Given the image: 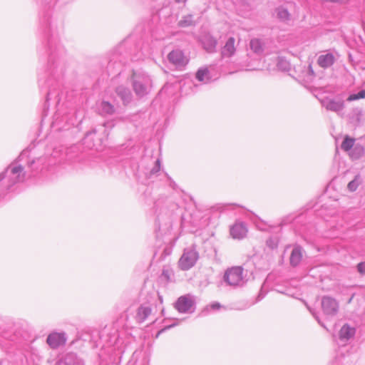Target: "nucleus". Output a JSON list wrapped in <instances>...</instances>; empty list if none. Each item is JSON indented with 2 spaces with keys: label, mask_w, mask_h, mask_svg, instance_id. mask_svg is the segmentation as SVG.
Here are the masks:
<instances>
[{
  "label": "nucleus",
  "mask_w": 365,
  "mask_h": 365,
  "mask_svg": "<svg viewBox=\"0 0 365 365\" xmlns=\"http://www.w3.org/2000/svg\"><path fill=\"white\" fill-rule=\"evenodd\" d=\"M49 62L51 63V73L58 78L63 76L66 68V63L63 58L62 56L56 57L53 53H51L49 56Z\"/></svg>",
  "instance_id": "nucleus-5"
},
{
  "label": "nucleus",
  "mask_w": 365,
  "mask_h": 365,
  "mask_svg": "<svg viewBox=\"0 0 365 365\" xmlns=\"http://www.w3.org/2000/svg\"><path fill=\"white\" fill-rule=\"evenodd\" d=\"M357 271L359 273H360L361 275L365 274V262H361L359 263L356 266Z\"/></svg>",
  "instance_id": "nucleus-33"
},
{
  "label": "nucleus",
  "mask_w": 365,
  "mask_h": 365,
  "mask_svg": "<svg viewBox=\"0 0 365 365\" xmlns=\"http://www.w3.org/2000/svg\"><path fill=\"white\" fill-rule=\"evenodd\" d=\"M267 245L271 247L272 249H274L277 247V243L274 242L273 239L270 238L267 240Z\"/></svg>",
  "instance_id": "nucleus-34"
},
{
  "label": "nucleus",
  "mask_w": 365,
  "mask_h": 365,
  "mask_svg": "<svg viewBox=\"0 0 365 365\" xmlns=\"http://www.w3.org/2000/svg\"><path fill=\"white\" fill-rule=\"evenodd\" d=\"M56 365H84L83 361L73 353L66 354Z\"/></svg>",
  "instance_id": "nucleus-13"
},
{
  "label": "nucleus",
  "mask_w": 365,
  "mask_h": 365,
  "mask_svg": "<svg viewBox=\"0 0 365 365\" xmlns=\"http://www.w3.org/2000/svg\"><path fill=\"white\" fill-rule=\"evenodd\" d=\"M201 43L206 51L208 53H214L216 51L217 44V40L210 34H204L200 39Z\"/></svg>",
  "instance_id": "nucleus-12"
},
{
  "label": "nucleus",
  "mask_w": 365,
  "mask_h": 365,
  "mask_svg": "<svg viewBox=\"0 0 365 365\" xmlns=\"http://www.w3.org/2000/svg\"><path fill=\"white\" fill-rule=\"evenodd\" d=\"M160 167H161L160 160V159H157L155 160L153 168L151 169V170L149 173L148 178H151L152 176L157 175L160 170Z\"/></svg>",
  "instance_id": "nucleus-30"
},
{
  "label": "nucleus",
  "mask_w": 365,
  "mask_h": 365,
  "mask_svg": "<svg viewBox=\"0 0 365 365\" xmlns=\"http://www.w3.org/2000/svg\"><path fill=\"white\" fill-rule=\"evenodd\" d=\"M362 182L361 177L359 174L356 175L354 180L350 181L347 185V188L351 192H354L356 190L359 185Z\"/></svg>",
  "instance_id": "nucleus-24"
},
{
  "label": "nucleus",
  "mask_w": 365,
  "mask_h": 365,
  "mask_svg": "<svg viewBox=\"0 0 365 365\" xmlns=\"http://www.w3.org/2000/svg\"><path fill=\"white\" fill-rule=\"evenodd\" d=\"M323 107L327 110L339 112L344 109V103L343 101H335L333 99H326L322 102Z\"/></svg>",
  "instance_id": "nucleus-14"
},
{
  "label": "nucleus",
  "mask_w": 365,
  "mask_h": 365,
  "mask_svg": "<svg viewBox=\"0 0 365 365\" xmlns=\"http://www.w3.org/2000/svg\"><path fill=\"white\" fill-rule=\"evenodd\" d=\"M173 326H174V325H171V326L166 327H165L163 329L160 330V331H159V333H160V332L163 331H164V330H165V329H170V327H173Z\"/></svg>",
  "instance_id": "nucleus-38"
},
{
  "label": "nucleus",
  "mask_w": 365,
  "mask_h": 365,
  "mask_svg": "<svg viewBox=\"0 0 365 365\" xmlns=\"http://www.w3.org/2000/svg\"><path fill=\"white\" fill-rule=\"evenodd\" d=\"M199 253L194 247L185 248L178 261V266L182 270H188L196 264Z\"/></svg>",
  "instance_id": "nucleus-3"
},
{
  "label": "nucleus",
  "mask_w": 365,
  "mask_h": 365,
  "mask_svg": "<svg viewBox=\"0 0 365 365\" xmlns=\"http://www.w3.org/2000/svg\"><path fill=\"white\" fill-rule=\"evenodd\" d=\"M176 3H185L187 0H174Z\"/></svg>",
  "instance_id": "nucleus-39"
},
{
  "label": "nucleus",
  "mask_w": 365,
  "mask_h": 365,
  "mask_svg": "<svg viewBox=\"0 0 365 365\" xmlns=\"http://www.w3.org/2000/svg\"><path fill=\"white\" fill-rule=\"evenodd\" d=\"M355 328L346 324L341 328L339 331V339L341 341H348L355 335Z\"/></svg>",
  "instance_id": "nucleus-17"
},
{
  "label": "nucleus",
  "mask_w": 365,
  "mask_h": 365,
  "mask_svg": "<svg viewBox=\"0 0 365 365\" xmlns=\"http://www.w3.org/2000/svg\"><path fill=\"white\" fill-rule=\"evenodd\" d=\"M209 73V71L207 68H200L196 73V78L199 81H204L205 76H207Z\"/></svg>",
  "instance_id": "nucleus-29"
},
{
  "label": "nucleus",
  "mask_w": 365,
  "mask_h": 365,
  "mask_svg": "<svg viewBox=\"0 0 365 365\" xmlns=\"http://www.w3.org/2000/svg\"><path fill=\"white\" fill-rule=\"evenodd\" d=\"M354 138H350L349 136L346 135L344 138V140L342 141L341 148L344 151H350L354 147Z\"/></svg>",
  "instance_id": "nucleus-23"
},
{
  "label": "nucleus",
  "mask_w": 365,
  "mask_h": 365,
  "mask_svg": "<svg viewBox=\"0 0 365 365\" xmlns=\"http://www.w3.org/2000/svg\"><path fill=\"white\" fill-rule=\"evenodd\" d=\"M247 228L242 222H236L230 228V235L234 239L241 240L246 237Z\"/></svg>",
  "instance_id": "nucleus-10"
},
{
  "label": "nucleus",
  "mask_w": 365,
  "mask_h": 365,
  "mask_svg": "<svg viewBox=\"0 0 365 365\" xmlns=\"http://www.w3.org/2000/svg\"><path fill=\"white\" fill-rule=\"evenodd\" d=\"M168 61L177 67L185 66L188 59L185 56L181 50L175 49L169 53L168 56Z\"/></svg>",
  "instance_id": "nucleus-8"
},
{
  "label": "nucleus",
  "mask_w": 365,
  "mask_h": 365,
  "mask_svg": "<svg viewBox=\"0 0 365 365\" xmlns=\"http://www.w3.org/2000/svg\"><path fill=\"white\" fill-rule=\"evenodd\" d=\"M152 309L150 307L141 305L137 312L136 319L138 322H143L151 314Z\"/></svg>",
  "instance_id": "nucleus-20"
},
{
  "label": "nucleus",
  "mask_w": 365,
  "mask_h": 365,
  "mask_svg": "<svg viewBox=\"0 0 365 365\" xmlns=\"http://www.w3.org/2000/svg\"><path fill=\"white\" fill-rule=\"evenodd\" d=\"M66 338L65 334L52 333L50 334L46 339L48 344L52 349H57L60 346L65 344Z\"/></svg>",
  "instance_id": "nucleus-11"
},
{
  "label": "nucleus",
  "mask_w": 365,
  "mask_h": 365,
  "mask_svg": "<svg viewBox=\"0 0 365 365\" xmlns=\"http://www.w3.org/2000/svg\"><path fill=\"white\" fill-rule=\"evenodd\" d=\"M335 61L334 56L331 53L320 55L317 59V63L323 68L331 66Z\"/></svg>",
  "instance_id": "nucleus-15"
},
{
  "label": "nucleus",
  "mask_w": 365,
  "mask_h": 365,
  "mask_svg": "<svg viewBox=\"0 0 365 365\" xmlns=\"http://www.w3.org/2000/svg\"><path fill=\"white\" fill-rule=\"evenodd\" d=\"M103 126L106 128H112L114 126V123L113 121H107L103 123Z\"/></svg>",
  "instance_id": "nucleus-35"
},
{
  "label": "nucleus",
  "mask_w": 365,
  "mask_h": 365,
  "mask_svg": "<svg viewBox=\"0 0 365 365\" xmlns=\"http://www.w3.org/2000/svg\"><path fill=\"white\" fill-rule=\"evenodd\" d=\"M322 309L324 314L328 317L336 315L339 310V304L337 301L329 296H324L321 302Z\"/></svg>",
  "instance_id": "nucleus-6"
},
{
  "label": "nucleus",
  "mask_w": 365,
  "mask_h": 365,
  "mask_svg": "<svg viewBox=\"0 0 365 365\" xmlns=\"http://www.w3.org/2000/svg\"><path fill=\"white\" fill-rule=\"evenodd\" d=\"M175 308L180 313H192L195 311V301L190 294L180 297L175 302Z\"/></svg>",
  "instance_id": "nucleus-4"
},
{
  "label": "nucleus",
  "mask_w": 365,
  "mask_h": 365,
  "mask_svg": "<svg viewBox=\"0 0 365 365\" xmlns=\"http://www.w3.org/2000/svg\"><path fill=\"white\" fill-rule=\"evenodd\" d=\"M360 98H365V90L360 91L358 93L351 94L348 98V101H353Z\"/></svg>",
  "instance_id": "nucleus-31"
},
{
  "label": "nucleus",
  "mask_w": 365,
  "mask_h": 365,
  "mask_svg": "<svg viewBox=\"0 0 365 365\" xmlns=\"http://www.w3.org/2000/svg\"><path fill=\"white\" fill-rule=\"evenodd\" d=\"M96 129L88 132L83 138V144L89 149L100 150L102 149V140L100 138L96 140Z\"/></svg>",
  "instance_id": "nucleus-7"
},
{
  "label": "nucleus",
  "mask_w": 365,
  "mask_h": 365,
  "mask_svg": "<svg viewBox=\"0 0 365 365\" xmlns=\"http://www.w3.org/2000/svg\"><path fill=\"white\" fill-rule=\"evenodd\" d=\"M242 267H232L227 269L223 276L224 282L232 287H242L245 281Z\"/></svg>",
  "instance_id": "nucleus-1"
},
{
  "label": "nucleus",
  "mask_w": 365,
  "mask_h": 365,
  "mask_svg": "<svg viewBox=\"0 0 365 365\" xmlns=\"http://www.w3.org/2000/svg\"><path fill=\"white\" fill-rule=\"evenodd\" d=\"M171 271L168 269H163L162 272V277H163L167 282L170 280Z\"/></svg>",
  "instance_id": "nucleus-32"
},
{
  "label": "nucleus",
  "mask_w": 365,
  "mask_h": 365,
  "mask_svg": "<svg viewBox=\"0 0 365 365\" xmlns=\"http://www.w3.org/2000/svg\"><path fill=\"white\" fill-rule=\"evenodd\" d=\"M115 93L121 98L124 104L130 102L132 94L129 88L123 86H119L116 88Z\"/></svg>",
  "instance_id": "nucleus-18"
},
{
  "label": "nucleus",
  "mask_w": 365,
  "mask_h": 365,
  "mask_svg": "<svg viewBox=\"0 0 365 365\" xmlns=\"http://www.w3.org/2000/svg\"><path fill=\"white\" fill-rule=\"evenodd\" d=\"M221 305L219 302H215V303H212L211 305H210V307L214 309V310H217V309H219L220 308Z\"/></svg>",
  "instance_id": "nucleus-36"
},
{
  "label": "nucleus",
  "mask_w": 365,
  "mask_h": 365,
  "mask_svg": "<svg viewBox=\"0 0 365 365\" xmlns=\"http://www.w3.org/2000/svg\"><path fill=\"white\" fill-rule=\"evenodd\" d=\"M11 169V173L12 175H16L14 179L12 180V185L21 182L25 178V173L24 172V167L21 165H16L12 167V165L9 166L4 172H2L0 174V182L4 180L6 177V172Z\"/></svg>",
  "instance_id": "nucleus-9"
},
{
  "label": "nucleus",
  "mask_w": 365,
  "mask_h": 365,
  "mask_svg": "<svg viewBox=\"0 0 365 365\" xmlns=\"http://www.w3.org/2000/svg\"><path fill=\"white\" fill-rule=\"evenodd\" d=\"M251 49L256 53H261L263 51L262 42L258 38H254L250 43Z\"/></svg>",
  "instance_id": "nucleus-26"
},
{
  "label": "nucleus",
  "mask_w": 365,
  "mask_h": 365,
  "mask_svg": "<svg viewBox=\"0 0 365 365\" xmlns=\"http://www.w3.org/2000/svg\"><path fill=\"white\" fill-rule=\"evenodd\" d=\"M310 312L312 313V315H314V317L318 320L317 317L314 315V313H313L311 310H310Z\"/></svg>",
  "instance_id": "nucleus-40"
},
{
  "label": "nucleus",
  "mask_w": 365,
  "mask_h": 365,
  "mask_svg": "<svg viewBox=\"0 0 365 365\" xmlns=\"http://www.w3.org/2000/svg\"><path fill=\"white\" fill-rule=\"evenodd\" d=\"M235 52V38L230 37L222 50V55L226 57L232 56Z\"/></svg>",
  "instance_id": "nucleus-19"
},
{
  "label": "nucleus",
  "mask_w": 365,
  "mask_h": 365,
  "mask_svg": "<svg viewBox=\"0 0 365 365\" xmlns=\"http://www.w3.org/2000/svg\"><path fill=\"white\" fill-rule=\"evenodd\" d=\"M166 176L170 181V185L175 189L176 187L175 182L171 179V178L168 174H166Z\"/></svg>",
  "instance_id": "nucleus-37"
},
{
  "label": "nucleus",
  "mask_w": 365,
  "mask_h": 365,
  "mask_svg": "<svg viewBox=\"0 0 365 365\" xmlns=\"http://www.w3.org/2000/svg\"><path fill=\"white\" fill-rule=\"evenodd\" d=\"M364 147L360 144H356L354 147L349 151L350 158L355 160L361 158L364 155Z\"/></svg>",
  "instance_id": "nucleus-22"
},
{
  "label": "nucleus",
  "mask_w": 365,
  "mask_h": 365,
  "mask_svg": "<svg viewBox=\"0 0 365 365\" xmlns=\"http://www.w3.org/2000/svg\"><path fill=\"white\" fill-rule=\"evenodd\" d=\"M179 27L185 28L194 25L193 16L188 14L182 16V19L178 23Z\"/></svg>",
  "instance_id": "nucleus-25"
},
{
  "label": "nucleus",
  "mask_w": 365,
  "mask_h": 365,
  "mask_svg": "<svg viewBox=\"0 0 365 365\" xmlns=\"http://www.w3.org/2000/svg\"><path fill=\"white\" fill-rule=\"evenodd\" d=\"M100 113L102 115H111L115 113L114 106L108 101H102L100 106Z\"/></svg>",
  "instance_id": "nucleus-21"
},
{
  "label": "nucleus",
  "mask_w": 365,
  "mask_h": 365,
  "mask_svg": "<svg viewBox=\"0 0 365 365\" xmlns=\"http://www.w3.org/2000/svg\"><path fill=\"white\" fill-rule=\"evenodd\" d=\"M302 259V247L295 246L290 255L289 262L292 267H297L299 264Z\"/></svg>",
  "instance_id": "nucleus-16"
},
{
  "label": "nucleus",
  "mask_w": 365,
  "mask_h": 365,
  "mask_svg": "<svg viewBox=\"0 0 365 365\" xmlns=\"http://www.w3.org/2000/svg\"><path fill=\"white\" fill-rule=\"evenodd\" d=\"M277 17L282 21H285L289 19V14L287 9L283 8H279L277 10Z\"/></svg>",
  "instance_id": "nucleus-28"
},
{
  "label": "nucleus",
  "mask_w": 365,
  "mask_h": 365,
  "mask_svg": "<svg viewBox=\"0 0 365 365\" xmlns=\"http://www.w3.org/2000/svg\"><path fill=\"white\" fill-rule=\"evenodd\" d=\"M277 67L282 71H288L290 68L289 63L283 58H279L277 62Z\"/></svg>",
  "instance_id": "nucleus-27"
},
{
  "label": "nucleus",
  "mask_w": 365,
  "mask_h": 365,
  "mask_svg": "<svg viewBox=\"0 0 365 365\" xmlns=\"http://www.w3.org/2000/svg\"><path fill=\"white\" fill-rule=\"evenodd\" d=\"M151 86V79L148 75L138 74L133 75V88L135 94L143 97L149 93V88Z\"/></svg>",
  "instance_id": "nucleus-2"
}]
</instances>
